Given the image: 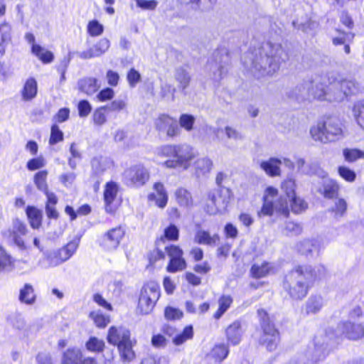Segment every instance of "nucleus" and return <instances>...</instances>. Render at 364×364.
I'll return each mask as SVG.
<instances>
[{
    "mask_svg": "<svg viewBox=\"0 0 364 364\" xmlns=\"http://www.w3.org/2000/svg\"><path fill=\"white\" fill-rule=\"evenodd\" d=\"M11 26L4 22L0 25V41L9 43L11 41Z\"/></svg>",
    "mask_w": 364,
    "mask_h": 364,
    "instance_id": "63",
    "label": "nucleus"
},
{
    "mask_svg": "<svg viewBox=\"0 0 364 364\" xmlns=\"http://www.w3.org/2000/svg\"><path fill=\"white\" fill-rule=\"evenodd\" d=\"M296 248L301 254L306 257H317L323 245L319 239H306L299 242Z\"/></svg>",
    "mask_w": 364,
    "mask_h": 364,
    "instance_id": "18",
    "label": "nucleus"
},
{
    "mask_svg": "<svg viewBox=\"0 0 364 364\" xmlns=\"http://www.w3.org/2000/svg\"><path fill=\"white\" fill-rule=\"evenodd\" d=\"M338 172L339 176L348 182L352 183L355 180V173L346 166H339L338 168Z\"/></svg>",
    "mask_w": 364,
    "mask_h": 364,
    "instance_id": "57",
    "label": "nucleus"
},
{
    "mask_svg": "<svg viewBox=\"0 0 364 364\" xmlns=\"http://www.w3.org/2000/svg\"><path fill=\"white\" fill-rule=\"evenodd\" d=\"M336 335L349 340H358L364 336V327L361 323L349 321L341 322L338 325Z\"/></svg>",
    "mask_w": 364,
    "mask_h": 364,
    "instance_id": "17",
    "label": "nucleus"
},
{
    "mask_svg": "<svg viewBox=\"0 0 364 364\" xmlns=\"http://www.w3.org/2000/svg\"><path fill=\"white\" fill-rule=\"evenodd\" d=\"M348 205L343 198H338L335 202V205L332 211L335 213L336 218L344 216L346 213Z\"/></svg>",
    "mask_w": 364,
    "mask_h": 364,
    "instance_id": "55",
    "label": "nucleus"
},
{
    "mask_svg": "<svg viewBox=\"0 0 364 364\" xmlns=\"http://www.w3.org/2000/svg\"><path fill=\"white\" fill-rule=\"evenodd\" d=\"M323 306V298L321 296H310L305 304V311L307 314L318 313Z\"/></svg>",
    "mask_w": 364,
    "mask_h": 364,
    "instance_id": "34",
    "label": "nucleus"
},
{
    "mask_svg": "<svg viewBox=\"0 0 364 364\" xmlns=\"http://www.w3.org/2000/svg\"><path fill=\"white\" fill-rule=\"evenodd\" d=\"M77 109L79 116L80 117H86L90 114L92 110V106L87 100H82L79 102Z\"/></svg>",
    "mask_w": 364,
    "mask_h": 364,
    "instance_id": "64",
    "label": "nucleus"
},
{
    "mask_svg": "<svg viewBox=\"0 0 364 364\" xmlns=\"http://www.w3.org/2000/svg\"><path fill=\"white\" fill-rule=\"evenodd\" d=\"M130 340V331L125 328H116L112 326L109 329L107 341L109 343L117 345L123 344Z\"/></svg>",
    "mask_w": 364,
    "mask_h": 364,
    "instance_id": "20",
    "label": "nucleus"
},
{
    "mask_svg": "<svg viewBox=\"0 0 364 364\" xmlns=\"http://www.w3.org/2000/svg\"><path fill=\"white\" fill-rule=\"evenodd\" d=\"M111 164L108 159L103 157L94 158L91 161L92 168L97 174L105 171Z\"/></svg>",
    "mask_w": 364,
    "mask_h": 364,
    "instance_id": "47",
    "label": "nucleus"
},
{
    "mask_svg": "<svg viewBox=\"0 0 364 364\" xmlns=\"http://www.w3.org/2000/svg\"><path fill=\"white\" fill-rule=\"evenodd\" d=\"M14 267V262L10 255L0 246V273L10 271Z\"/></svg>",
    "mask_w": 364,
    "mask_h": 364,
    "instance_id": "45",
    "label": "nucleus"
},
{
    "mask_svg": "<svg viewBox=\"0 0 364 364\" xmlns=\"http://www.w3.org/2000/svg\"><path fill=\"white\" fill-rule=\"evenodd\" d=\"M174 78L178 83V87L184 91L188 86L191 80L189 71L186 66H179L176 68Z\"/></svg>",
    "mask_w": 364,
    "mask_h": 364,
    "instance_id": "28",
    "label": "nucleus"
},
{
    "mask_svg": "<svg viewBox=\"0 0 364 364\" xmlns=\"http://www.w3.org/2000/svg\"><path fill=\"white\" fill-rule=\"evenodd\" d=\"M90 317L99 328H104L110 322L109 316L104 315L100 311L91 312Z\"/></svg>",
    "mask_w": 364,
    "mask_h": 364,
    "instance_id": "50",
    "label": "nucleus"
},
{
    "mask_svg": "<svg viewBox=\"0 0 364 364\" xmlns=\"http://www.w3.org/2000/svg\"><path fill=\"white\" fill-rule=\"evenodd\" d=\"M78 89L87 95H92L100 88L97 80L95 77H85L78 80Z\"/></svg>",
    "mask_w": 364,
    "mask_h": 364,
    "instance_id": "25",
    "label": "nucleus"
},
{
    "mask_svg": "<svg viewBox=\"0 0 364 364\" xmlns=\"http://www.w3.org/2000/svg\"><path fill=\"white\" fill-rule=\"evenodd\" d=\"M47 176L48 171L46 170L40 171L37 172L34 176V183L37 188L39 191L44 192L46 196L47 193H52L48 190V185L46 182Z\"/></svg>",
    "mask_w": 364,
    "mask_h": 364,
    "instance_id": "43",
    "label": "nucleus"
},
{
    "mask_svg": "<svg viewBox=\"0 0 364 364\" xmlns=\"http://www.w3.org/2000/svg\"><path fill=\"white\" fill-rule=\"evenodd\" d=\"M223 132L228 139L239 141L243 139L242 134L235 128L231 126H225L224 129H218L216 131H214V133H217L218 132Z\"/></svg>",
    "mask_w": 364,
    "mask_h": 364,
    "instance_id": "49",
    "label": "nucleus"
},
{
    "mask_svg": "<svg viewBox=\"0 0 364 364\" xmlns=\"http://www.w3.org/2000/svg\"><path fill=\"white\" fill-rule=\"evenodd\" d=\"M78 240H72L61 248L46 254V259L50 267H56L68 260L76 252Z\"/></svg>",
    "mask_w": 364,
    "mask_h": 364,
    "instance_id": "11",
    "label": "nucleus"
},
{
    "mask_svg": "<svg viewBox=\"0 0 364 364\" xmlns=\"http://www.w3.org/2000/svg\"><path fill=\"white\" fill-rule=\"evenodd\" d=\"M196 169L198 174H205L211 170L213 162L208 158H201L198 159L195 164Z\"/></svg>",
    "mask_w": 364,
    "mask_h": 364,
    "instance_id": "52",
    "label": "nucleus"
},
{
    "mask_svg": "<svg viewBox=\"0 0 364 364\" xmlns=\"http://www.w3.org/2000/svg\"><path fill=\"white\" fill-rule=\"evenodd\" d=\"M311 138L323 144L335 141L343 136L341 124L336 117H328L318 122L310 129Z\"/></svg>",
    "mask_w": 364,
    "mask_h": 364,
    "instance_id": "5",
    "label": "nucleus"
},
{
    "mask_svg": "<svg viewBox=\"0 0 364 364\" xmlns=\"http://www.w3.org/2000/svg\"><path fill=\"white\" fill-rule=\"evenodd\" d=\"M340 186L338 183L333 180L328 179L325 181L323 184V196L326 198H336L338 195Z\"/></svg>",
    "mask_w": 364,
    "mask_h": 364,
    "instance_id": "40",
    "label": "nucleus"
},
{
    "mask_svg": "<svg viewBox=\"0 0 364 364\" xmlns=\"http://www.w3.org/2000/svg\"><path fill=\"white\" fill-rule=\"evenodd\" d=\"M179 230L173 224H171L164 229V235L156 241V245L161 246L166 240L171 241H176L178 239Z\"/></svg>",
    "mask_w": 364,
    "mask_h": 364,
    "instance_id": "35",
    "label": "nucleus"
},
{
    "mask_svg": "<svg viewBox=\"0 0 364 364\" xmlns=\"http://www.w3.org/2000/svg\"><path fill=\"white\" fill-rule=\"evenodd\" d=\"M36 295L33 286L30 284H25L19 291L18 300L21 303L33 305L36 302Z\"/></svg>",
    "mask_w": 364,
    "mask_h": 364,
    "instance_id": "30",
    "label": "nucleus"
},
{
    "mask_svg": "<svg viewBox=\"0 0 364 364\" xmlns=\"http://www.w3.org/2000/svg\"><path fill=\"white\" fill-rule=\"evenodd\" d=\"M63 140V132L59 129L57 124L51 127L49 143L51 145L55 144Z\"/></svg>",
    "mask_w": 364,
    "mask_h": 364,
    "instance_id": "59",
    "label": "nucleus"
},
{
    "mask_svg": "<svg viewBox=\"0 0 364 364\" xmlns=\"http://www.w3.org/2000/svg\"><path fill=\"white\" fill-rule=\"evenodd\" d=\"M284 230L287 231V234L298 235L301 233L302 228L299 223L289 221L285 223Z\"/></svg>",
    "mask_w": 364,
    "mask_h": 364,
    "instance_id": "62",
    "label": "nucleus"
},
{
    "mask_svg": "<svg viewBox=\"0 0 364 364\" xmlns=\"http://www.w3.org/2000/svg\"><path fill=\"white\" fill-rule=\"evenodd\" d=\"M220 237L218 235L215 234L210 235L208 231L203 230H198L195 234L194 240L195 242L199 245H205L210 247H213L216 245Z\"/></svg>",
    "mask_w": 364,
    "mask_h": 364,
    "instance_id": "26",
    "label": "nucleus"
},
{
    "mask_svg": "<svg viewBox=\"0 0 364 364\" xmlns=\"http://www.w3.org/2000/svg\"><path fill=\"white\" fill-rule=\"evenodd\" d=\"M282 164V160L277 158H270L268 161H262L260 167L267 174L271 176L280 175L279 166Z\"/></svg>",
    "mask_w": 364,
    "mask_h": 364,
    "instance_id": "29",
    "label": "nucleus"
},
{
    "mask_svg": "<svg viewBox=\"0 0 364 364\" xmlns=\"http://www.w3.org/2000/svg\"><path fill=\"white\" fill-rule=\"evenodd\" d=\"M104 31L103 26L97 20L91 21L87 25V31L92 36H100Z\"/></svg>",
    "mask_w": 364,
    "mask_h": 364,
    "instance_id": "58",
    "label": "nucleus"
},
{
    "mask_svg": "<svg viewBox=\"0 0 364 364\" xmlns=\"http://www.w3.org/2000/svg\"><path fill=\"white\" fill-rule=\"evenodd\" d=\"M344 159L348 162H354L360 159H364V151L358 149H345L343 151Z\"/></svg>",
    "mask_w": 364,
    "mask_h": 364,
    "instance_id": "48",
    "label": "nucleus"
},
{
    "mask_svg": "<svg viewBox=\"0 0 364 364\" xmlns=\"http://www.w3.org/2000/svg\"><path fill=\"white\" fill-rule=\"evenodd\" d=\"M107 109L105 106L97 108L93 113V121L97 125H102L107 121L105 112Z\"/></svg>",
    "mask_w": 364,
    "mask_h": 364,
    "instance_id": "60",
    "label": "nucleus"
},
{
    "mask_svg": "<svg viewBox=\"0 0 364 364\" xmlns=\"http://www.w3.org/2000/svg\"><path fill=\"white\" fill-rule=\"evenodd\" d=\"M165 250L170 257V261L166 267L168 272L174 273L182 271L186 267V260L183 257V250L176 245H169L165 247Z\"/></svg>",
    "mask_w": 364,
    "mask_h": 364,
    "instance_id": "14",
    "label": "nucleus"
},
{
    "mask_svg": "<svg viewBox=\"0 0 364 364\" xmlns=\"http://www.w3.org/2000/svg\"><path fill=\"white\" fill-rule=\"evenodd\" d=\"M118 191L119 186L117 183L113 181L107 183L104 191V200L105 203V210L107 213H112L114 211L112 203L114 200Z\"/></svg>",
    "mask_w": 364,
    "mask_h": 364,
    "instance_id": "23",
    "label": "nucleus"
},
{
    "mask_svg": "<svg viewBox=\"0 0 364 364\" xmlns=\"http://www.w3.org/2000/svg\"><path fill=\"white\" fill-rule=\"evenodd\" d=\"M105 343L102 340H100L95 337H91L86 343L87 348L90 351L100 352L102 351Z\"/></svg>",
    "mask_w": 364,
    "mask_h": 364,
    "instance_id": "56",
    "label": "nucleus"
},
{
    "mask_svg": "<svg viewBox=\"0 0 364 364\" xmlns=\"http://www.w3.org/2000/svg\"><path fill=\"white\" fill-rule=\"evenodd\" d=\"M326 273V268L322 265L314 268L309 265H298L285 275L283 287L291 298L301 300L306 296L309 284L322 279Z\"/></svg>",
    "mask_w": 364,
    "mask_h": 364,
    "instance_id": "2",
    "label": "nucleus"
},
{
    "mask_svg": "<svg viewBox=\"0 0 364 364\" xmlns=\"http://www.w3.org/2000/svg\"><path fill=\"white\" fill-rule=\"evenodd\" d=\"M272 270V266L268 262H264L261 265L253 264L251 267V273L255 278L264 277Z\"/></svg>",
    "mask_w": 364,
    "mask_h": 364,
    "instance_id": "42",
    "label": "nucleus"
},
{
    "mask_svg": "<svg viewBox=\"0 0 364 364\" xmlns=\"http://www.w3.org/2000/svg\"><path fill=\"white\" fill-rule=\"evenodd\" d=\"M195 121L196 119L192 114H182L180 116L178 124H179L181 127L187 132H191L193 129Z\"/></svg>",
    "mask_w": 364,
    "mask_h": 364,
    "instance_id": "53",
    "label": "nucleus"
},
{
    "mask_svg": "<svg viewBox=\"0 0 364 364\" xmlns=\"http://www.w3.org/2000/svg\"><path fill=\"white\" fill-rule=\"evenodd\" d=\"M177 203L181 207L188 208L191 207L193 203L191 193L183 188H179L175 193Z\"/></svg>",
    "mask_w": 364,
    "mask_h": 364,
    "instance_id": "36",
    "label": "nucleus"
},
{
    "mask_svg": "<svg viewBox=\"0 0 364 364\" xmlns=\"http://www.w3.org/2000/svg\"><path fill=\"white\" fill-rule=\"evenodd\" d=\"M295 181L292 178L285 180L282 184V188L285 192L286 196L278 197L277 188L269 186L265 191L262 198L263 204L258 212L259 217L272 216L274 213L277 215L288 217L289 215V205L288 198L295 196Z\"/></svg>",
    "mask_w": 364,
    "mask_h": 364,
    "instance_id": "3",
    "label": "nucleus"
},
{
    "mask_svg": "<svg viewBox=\"0 0 364 364\" xmlns=\"http://www.w3.org/2000/svg\"><path fill=\"white\" fill-rule=\"evenodd\" d=\"M160 296V287L154 282L144 284L139 298L137 311L144 315L150 314Z\"/></svg>",
    "mask_w": 364,
    "mask_h": 364,
    "instance_id": "7",
    "label": "nucleus"
},
{
    "mask_svg": "<svg viewBox=\"0 0 364 364\" xmlns=\"http://www.w3.org/2000/svg\"><path fill=\"white\" fill-rule=\"evenodd\" d=\"M110 43L107 38H101L92 48L81 52H76L78 58L82 60L100 57L109 48Z\"/></svg>",
    "mask_w": 364,
    "mask_h": 364,
    "instance_id": "19",
    "label": "nucleus"
},
{
    "mask_svg": "<svg viewBox=\"0 0 364 364\" xmlns=\"http://www.w3.org/2000/svg\"><path fill=\"white\" fill-rule=\"evenodd\" d=\"M312 82L311 87V100L317 99L323 100L326 95V77H320L314 80H310Z\"/></svg>",
    "mask_w": 364,
    "mask_h": 364,
    "instance_id": "24",
    "label": "nucleus"
},
{
    "mask_svg": "<svg viewBox=\"0 0 364 364\" xmlns=\"http://www.w3.org/2000/svg\"><path fill=\"white\" fill-rule=\"evenodd\" d=\"M193 331L191 326H186L182 333L177 334L173 341L174 344L179 346L193 337Z\"/></svg>",
    "mask_w": 364,
    "mask_h": 364,
    "instance_id": "54",
    "label": "nucleus"
},
{
    "mask_svg": "<svg viewBox=\"0 0 364 364\" xmlns=\"http://www.w3.org/2000/svg\"><path fill=\"white\" fill-rule=\"evenodd\" d=\"M208 198L215 205V209L210 211L211 214L225 211L232 198L231 191L225 187L218 188L208 194Z\"/></svg>",
    "mask_w": 364,
    "mask_h": 364,
    "instance_id": "13",
    "label": "nucleus"
},
{
    "mask_svg": "<svg viewBox=\"0 0 364 364\" xmlns=\"http://www.w3.org/2000/svg\"><path fill=\"white\" fill-rule=\"evenodd\" d=\"M149 178L146 168L141 165H136L126 170L124 173V180L129 186L141 187Z\"/></svg>",
    "mask_w": 364,
    "mask_h": 364,
    "instance_id": "12",
    "label": "nucleus"
},
{
    "mask_svg": "<svg viewBox=\"0 0 364 364\" xmlns=\"http://www.w3.org/2000/svg\"><path fill=\"white\" fill-rule=\"evenodd\" d=\"M46 161L43 156H38L29 160L27 162L26 167L29 171H35L44 167Z\"/></svg>",
    "mask_w": 364,
    "mask_h": 364,
    "instance_id": "61",
    "label": "nucleus"
},
{
    "mask_svg": "<svg viewBox=\"0 0 364 364\" xmlns=\"http://www.w3.org/2000/svg\"><path fill=\"white\" fill-rule=\"evenodd\" d=\"M31 52L43 63H50L54 59L53 53L51 51L45 50L40 45H33V46H31Z\"/></svg>",
    "mask_w": 364,
    "mask_h": 364,
    "instance_id": "41",
    "label": "nucleus"
},
{
    "mask_svg": "<svg viewBox=\"0 0 364 364\" xmlns=\"http://www.w3.org/2000/svg\"><path fill=\"white\" fill-rule=\"evenodd\" d=\"M257 314L263 331L259 343L266 346L268 350H274L279 341V332L269 322L267 313L264 309H259Z\"/></svg>",
    "mask_w": 364,
    "mask_h": 364,
    "instance_id": "8",
    "label": "nucleus"
},
{
    "mask_svg": "<svg viewBox=\"0 0 364 364\" xmlns=\"http://www.w3.org/2000/svg\"><path fill=\"white\" fill-rule=\"evenodd\" d=\"M353 114L357 124L364 129V100H359L354 104Z\"/></svg>",
    "mask_w": 364,
    "mask_h": 364,
    "instance_id": "44",
    "label": "nucleus"
},
{
    "mask_svg": "<svg viewBox=\"0 0 364 364\" xmlns=\"http://www.w3.org/2000/svg\"><path fill=\"white\" fill-rule=\"evenodd\" d=\"M82 353L78 348H68L63 354V364H80L81 363Z\"/></svg>",
    "mask_w": 364,
    "mask_h": 364,
    "instance_id": "39",
    "label": "nucleus"
},
{
    "mask_svg": "<svg viewBox=\"0 0 364 364\" xmlns=\"http://www.w3.org/2000/svg\"><path fill=\"white\" fill-rule=\"evenodd\" d=\"M232 300L230 296H223L219 299V308L214 314L215 319L220 318L222 315L228 310L230 307Z\"/></svg>",
    "mask_w": 364,
    "mask_h": 364,
    "instance_id": "51",
    "label": "nucleus"
},
{
    "mask_svg": "<svg viewBox=\"0 0 364 364\" xmlns=\"http://www.w3.org/2000/svg\"><path fill=\"white\" fill-rule=\"evenodd\" d=\"M288 58V53L280 43L269 41L258 48H250L242 57V63L247 70L259 78L273 75Z\"/></svg>",
    "mask_w": 364,
    "mask_h": 364,
    "instance_id": "1",
    "label": "nucleus"
},
{
    "mask_svg": "<svg viewBox=\"0 0 364 364\" xmlns=\"http://www.w3.org/2000/svg\"><path fill=\"white\" fill-rule=\"evenodd\" d=\"M154 125L159 133L166 134L169 137L176 136L180 132L177 120L167 114H161L156 119Z\"/></svg>",
    "mask_w": 364,
    "mask_h": 364,
    "instance_id": "16",
    "label": "nucleus"
},
{
    "mask_svg": "<svg viewBox=\"0 0 364 364\" xmlns=\"http://www.w3.org/2000/svg\"><path fill=\"white\" fill-rule=\"evenodd\" d=\"M330 342L331 339L326 334L316 336L314 339V350L308 352V356H311V360L306 362L304 358H300L298 362L289 364H313L323 360L329 353Z\"/></svg>",
    "mask_w": 364,
    "mask_h": 364,
    "instance_id": "10",
    "label": "nucleus"
},
{
    "mask_svg": "<svg viewBox=\"0 0 364 364\" xmlns=\"http://www.w3.org/2000/svg\"><path fill=\"white\" fill-rule=\"evenodd\" d=\"M26 215L29 220L31 226L33 229L39 228L42 223V211L33 206H28L26 208Z\"/></svg>",
    "mask_w": 364,
    "mask_h": 364,
    "instance_id": "33",
    "label": "nucleus"
},
{
    "mask_svg": "<svg viewBox=\"0 0 364 364\" xmlns=\"http://www.w3.org/2000/svg\"><path fill=\"white\" fill-rule=\"evenodd\" d=\"M242 331L240 321H234L226 329V336L228 341L234 346L239 344L242 338Z\"/></svg>",
    "mask_w": 364,
    "mask_h": 364,
    "instance_id": "27",
    "label": "nucleus"
},
{
    "mask_svg": "<svg viewBox=\"0 0 364 364\" xmlns=\"http://www.w3.org/2000/svg\"><path fill=\"white\" fill-rule=\"evenodd\" d=\"M312 82L310 80L304 81L302 83L297 85L292 90H291L288 95L292 99H295L299 102L311 100V87Z\"/></svg>",
    "mask_w": 364,
    "mask_h": 364,
    "instance_id": "21",
    "label": "nucleus"
},
{
    "mask_svg": "<svg viewBox=\"0 0 364 364\" xmlns=\"http://www.w3.org/2000/svg\"><path fill=\"white\" fill-rule=\"evenodd\" d=\"M133 341L130 339L118 346L120 359L123 363H129L135 358L136 355L133 350Z\"/></svg>",
    "mask_w": 364,
    "mask_h": 364,
    "instance_id": "31",
    "label": "nucleus"
},
{
    "mask_svg": "<svg viewBox=\"0 0 364 364\" xmlns=\"http://www.w3.org/2000/svg\"><path fill=\"white\" fill-rule=\"evenodd\" d=\"M230 63V57L226 48H222L213 52L208 58L205 69L212 75V79L220 81L227 73Z\"/></svg>",
    "mask_w": 364,
    "mask_h": 364,
    "instance_id": "6",
    "label": "nucleus"
},
{
    "mask_svg": "<svg viewBox=\"0 0 364 364\" xmlns=\"http://www.w3.org/2000/svg\"><path fill=\"white\" fill-rule=\"evenodd\" d=\"M47 202L46 204V214L49 219L57 220L59 213L55 208L58 203V198L54 193H47Z\"/></svg>",
    "mask_w": 364,
    "mask_h": 364,
    "instance_id": "32",
    "label": "nucleus"
},
{
    "mask_svg": "<svg viewBox=\"0 0 364 364\" xmlns=\"http://www.w3.org/2000/svg\"><path fill=\"white\" fill-rule=\"evenodd\" d=\"M164 156L170 158L163 165L168 168L187 170L196 157L193 148L188 144L167 145L161 149Z\"/></svg>",
    "mask_w": 364,
    "mask_h": 364,
    "instance_id": "4",
    "label": "nucleus"
},
{
    "mask_svg": "<svg viewBox=\"0 0 364 364\" xmlns=\"http://www.w3.org/2000/svg\"><path fill=\"white\" fill-rule=\"evenodd\" d=\"M37 94L36 80L31 77L28 79L22 90V97L24 100H31L36 97Z\"/></svg>",
    "mask_w": 364,
    "mask_h": 364,
    "instance_id": "38",
    "label": "nucleus"
},
{
    "mask_svg": "<svg viewBox=\"0 0 364 364\" xmlns=\"http://www.w3.org/2000/svg\"><path fill=\"white\" fill-rule=\"evenodd\" d=\"M228 346L225 343L215 345L209 353V357L213 358L215 362H221L228 355Z\"/></svg>",
    "mask_w": 364,
    "mask_h": 364,
    "instance_id": "37",
    "label": "nucleus"
},
{
    "mask_svg": "<svg viewBox=\"0 0 364 364\" xmlns=\"http://www.w3.org/2000/svg\"><path fill=\"white\" fill-rule=\"evenodd\" d=\"M287 200L288 204H290L291 211L294 213H300L307 208V203L296 196L288 198Z\"/></svg>",
    "mask_w": 364,
    "mask_h": 364,
    "instance_id": "46",
    "label": "nucleus"
},
{
    "mask_svg": "<svg viewBox=\"0 0 364 364\" xmlns=\"http://www.w3.org/2000/svg\"><path fill=\"white\" fill-rule=\"evenodd\" d=\"M154 190L155 192L148 196L149 200L155 202L158 207L164 208L168 202V194L164 184L160 182L155 183Z\"/></svg>",
    "mask_w": 364,
    "mask_h": 364,
    "instance_id": "22",
    "label": "nucleus"
},
{
    "mask_svg": "<svg viewBox=\"0 0 364 364\" xmlns=\"http://www.w3.org/2000/svg\"><path fill=\"white\" fill-rule=\"evenodd\" d=\"M125 234L121 226L113 228L107 231L101 237L100 245L107 251L116 250Z\"/></svg>",
    "mask_w": 364,
    "mask_h": 364,
    "instance_id": "15",
    "label": "nucleus"
},
{
    "mask_svg": "<svg viewBox=\"0 0 364 364\" xmlns=\"http://www.w3.org/2000/svg\"><path fill=\"white\" fill-rule=\"evenodd\" d=\"M327 80L330 85L340 90L335 97L337 101H342L345 97L356 95L360 91L359 84L354 80L343 78L336 73L328 74Z\"/></svg>",
    "mask_w": 364,
    "mask_h": 364,
    "instance_id": "9",
    "label": "nucleus"
}]
</instances>
